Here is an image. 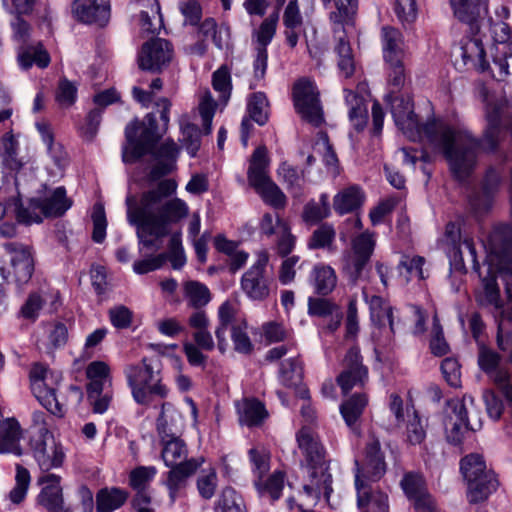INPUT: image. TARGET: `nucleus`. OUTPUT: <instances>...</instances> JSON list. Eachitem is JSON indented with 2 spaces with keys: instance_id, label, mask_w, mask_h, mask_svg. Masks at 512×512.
Masks as SVG:
<instances>
[{
  "instance_id": "obj_44",
  "label": "nucleus",
  "mask_w": 512,
  "mask_h": 512,
  "mask_svg": "<svg viewBox=\"0 0 512 512\" xmlns=\"http://www.w3.org/2000/svg\"><path fill=\"white\" fill-rule=\"evenodd\" d=\"M161 457L167 467H175L188 461V450L185 442L180 438L162 440Z\"/></svg>"
},
{
  "instance_id": "obj_41",
  "label": "nucleus",
  "mask_w": 512,
  "mask_h": 512,
  "mask_svg": "<svg viewBox=\"0 0 512 512\" xmlns=\"http://www.w3.org/2000/svg\"><path fill=\"white\" fill-rule=\"evenodd\" d=\"M371 318L379 327L389 326L390 333L395 334L393 307L381 296L374 295L369 300Z\"/></svg>"
},
{
  "instance_id": "obj_25",
  "label": "nucleus",
  "mask_w": 512,
  "mask_h": 512,
  "mask_svg": "<svg viewBox=\"0 0 512 512\" xmlns=\"http://www.w3.org/2000/svg\"><path fill=\"white\" fill-rule=\"evenodd\" d=\"M200 465L201 462L199 460L191 458L180 465L170 467L171 470L167 473L165 485L168 489L171 503L176 501L180 491L186 487L189 477L197 471Z\"/></svg>"
},
{
  "instance_id": "obj_15",
  "label": "nucleus",
  "mask_w": 512,
  "mask_h": 512,
  "mask_svg": "<svg viewBox=\"0 0 512 512\" xmlns=\"http://www.w3.org/2000/svg\"><path fill=\"white\" fill-rule=\"evenodd\" d=\"M500 355L495 351L480 346L478 354V364L480 368L488 374L494 384L501 391L505 399L512 404V385L510 383V374L507 370L499 368Z\"/></svg>"
},
{
  "instance_id": "obj_57",
  "label": "nucleus",
  "mask_w": 512,
  "mask_h": 512,
  "mask_svg": "<svg viewBox=\"0 0 512 512\" xmlns=\"http://www.w3.org/2000/svg\"><path fill=\"white\" fill-rule=\"evenodd\" d=\"M408 416V423L406 427L407 440L412 445H420L426 438V429L420 418L418 412L412 407V413L410 409H406Z\"/></svg>"
},
{
  "instance_id": "obj_64",
  "label": "nucleus",
  "mask_w": 512,
  "mask_h": 512,
  "mask_svg": "<svg viewBox=\"0 0 512 512\" xmlns=\"http://www.w3.org/2000/svg\"><path fill=\"white\" fill-rule=\"evenodd\" d=\"M276 222L279 226V238L276 245L277 253L282 257H286L293 251L296 238L280 216L276 217Z\"/></svg>"
},
{
  "instance_id": "obj_51",
  "label": "nucleus",
  "mask_w": 512,
  "mask_h": 512,
  "mask_svg": "<svg viewBox=\"0 0 512 512\" xmlns=\"http://www.w3.org/2000/svg\"><path fill=\"white\" fill-rule=\"evenodd\" d=\"M303 376L302 362L298 358H289L280 365L279 380L286 387L301 382Z\"/></svg>"
},
{
  "instance_id": "obj_60",
  "label": "nucleus",
  "mask_w": 512,
  "mask_h": 512,
  "mask_svg": "<svg viewBox=\"0 0 512 512\" xmlns=\"http://www.w3.org/2000/svg\"><path fill=\"white\" fill-rule=\"evenodd\" d=\"M30 473L23 466L16 465L15 486L9 493V499L13 504H20L26 497L30 485Z\"/></svg>"
},
{
  "instance_id": "obj_37",
  "label": "nucleus",
  "mask_w": 512,
  "mask_h": 512,
  "mask_svg": "<svg viewBox=\"0 0 512 512\" xmlns=\"http://www.w3.org/2000/svg\"><path fill=\"white\" fill-rule=\"evenodd\" d=\"M331 215L329 196L322 193L319 200H309L303 207L302 220L309 226L317 225Z\"/></svg>"
},
{
  "instance_id": "obj_3",
  "label": "nucleus",
  "mask_w": 512,
  "mask_h": 512,
  "mask_svg": "<svg viewBox=\"0 0 512 512\" xmlns=\"http://www.w3.org/2000/svg\"><path fill=\"white\" fill-rule=\"evenodd\" d=\"M177 189L174 179H164L155 188L142 193L139 203L132 204L128 197L127 218L137 228L139 244L144 248H158L156 242L169 233L171 224L179 222L188 215V205L179 198L165 200Z\"/></svg>"
},
{
  "instance_id": "obj_36",
  "label": "nucleus",
  "mask_w": 512,
  "mask_h": 512,
  "mask_svg": "<svg viewBox=\"0 0 512 512\" xmlns=\"http://www.w3.org/2000/svg\"><path fill=\"white\" fill-rule=\"evenodd\" d=\"M277 174L293 197H300L303 194L305 184L304 170H300L288 162H282L277 169Z\"/></svg>"
},
{
  "instance_id": "obj_59",
  "label": "nucleus",
  "mask_w": 512,
  "mask_h": 512,
  "mask_svg": "<svg viewBox=\"0 0 512 512\" xmlns=\"http://www.w3.org/2000/svg\"><path fill=\"white\" fill-rule=\"evenodd\" d=\"M488 27L493 40L501 46L496 47L497 51L509 49L508 41L511 37L510 26L503 20L493 21L492 18H485L482 27Z\"/></svg>"
},
{
  "instance_id": "obj_19",
  "label": "nucleus",
  "mask_w": 512,
  "mask_h": 512,
  "mask_svg": "<svg viewBox=\"0 0 512 512\" xmlns=\"http://www.w3.org/2000/svg\"><path fill=\"white\" fill-rule=\"evenodd\" d=\"M267 258H260L241 279L245 294L253 300H264L269 295V282L264 276Z\"/></svg>"
},
{
  "instance_id": "obj_33",
  "label": "nucleus",
  "mask_w": 512,
  "mask_h": 512,
  "mask_svg": "<svg viewBox=\"0 0 512 512\" xmlns=\"http://www.w3.org/2000/svg\"><path fill=\"white\" fill-rule=\"evenodd\" d=\"M269 160L265 147H258L254 150L247 171V178L250 186L254 189L272 180L268 175Z\"/></svg>"
},
{
  "instance_id": "obj_55",
  "label": "nucleus",
  "mask_w": 512,
  "mask_h": 512,
  "mask_svg": "<svg viewBox=\"0 0 512 512\" xmlns=\"http://www.w3.org/2000/svg\"><path fill=\"white\" fill-rule=\"evenodd\" d=\"M336 237V231L332 224L321 223L311 234L307 246L311 250L330 248Z\"/></svg>"
},
{
  "instance_id": "obj_13",
  "label": "nucleus",
  "mask_w": 512,
  "mask_h": 512,
  "mask_svg": "<svg viewBox=\"0 0 512 512\" xmlns=\"http://www.w3.org/2000/svg\"><path fill=\"white\" fill-rule=\"evenodd\" d=\"M386 472V462L380 442L374 436L370 437L364 450L362 462L355 460V479L359 476L367 482H376Z\"/></svg>"
},
{
  "instance_id": "obj_30",
  "label": "nucleus",
  "mask_w": 512,
  "mask_h": 512,
  "mask_svg": "<svg viewBox=\"0 0 512 512\" xmlns=\"http://www.w3.org/2000/svg\"><path fill=\"white\" fill-rule=\"evenodd\" d=\"M22 430L15 418L0 420V453H12L22 455L20 439Z\"/></svg>"
},
{
  "instance_id": "obj_38",
  "label": "nucleus",
  "mask_w": 512,
  "mask_h": 512,
  "mask_svg": "<svg viewBox=\"0 0 512 512\" xmlns=\"http://www.w3.org/2000/svg\"><path fill=\"white\" fill-rule=\"evenodd\" d=\"M180 415L176 412L173 406L169 403H162L161 413L157 418V432L162 440H168L172 438H179L177 436L179 428L177 425L180 420Z\"/></svg>"
},
{
  "instance_id": "obj_1",
  "label": "nucleus",
  "mask_w": 512,
  "mask_h": 512,
  "mask_svg": "<svg viewBox=\"0 0 512 512\" xmlns=\"http://www.w3.org/2000/svg\"><path fill=\"white\" fill-rule=\"evenodd\" d=\"M391 113L396 125L409 140L426 142L444 155L454 177L467 174L474 163L478 146V142L468 133L436 119L420 123L409 97L395 96L391 101Z\"/></svg>"
},
{
  "instance_id": "obj_40",
  "label": "nucleus",
  "mask_w": 512,
  "mask_h": 512,
  "mask_svg": "<svg viewBox=\"0 0 512 512\" xmlns=\"http://www.w3.org/2000/svg\"><path fill=\"white\" fill-rule=\"evenodd\" d=\"M467 498L470 503L477 504L488 499L498 486L494 473L482 475L478 480L468 483Z\"/></svg>"
},
{
  "instance_id": "obj_27",
  "label": "nucleus",
  "mask_w": 512,
  "mask_h": 512,
  "mask_svg": "<svg viewBox=\"0 0 512 512\" xmlns=\"http://www.w3.org/2000/svg\"><path fill=\"white\" fill-rule=\"evenodd\" d=\"M285 42L290 48L297 46L301 33L306 35L303 29V17L301 15L298 0H291L283 14Z\"/></svg>"
},
{
  "instance_id": "obj_54",
  "label": "nucleus",
  "mask_w": 512,
  "mask_h": 512,
  "mask_svg": "<svg viewBox=\"0 0 512 512\" xmlns=\"http://www.w3.org/2000/svg\"><path fill=\"white\" fill-rule=\"evenodd\" d=\"M262 200L275 209H283L287 204L286 195L279 186L272 180L266 182L262 186L255 188Z\"/></svg>"
},
{
  "instance_id": "obj_52",
  "label": "nucleus",
  "mask_w": 512,
  "mask_h": 512,
  "mask_svg": "<svg viewBox=\"0 0 512 512\" xmlns=\"http://www.w3.org/2000/svg\"><path fill=\"white\" fill-rule=\"evenodd\" d=\"M472 34L474 35V37L469 38L466 42H464V44L461 47L462 57L465 62H479L482 70H485L488 63L486 61V53L482 43V39L476 36L478 33Z\"/></svg>"
},
{
  "instance_id": "obj_34",
  "label": "nucleus",
  "mask_w": 512,
  "mask_h": 512,
  "mask_svg": "<svg viewBox=\"0 0 512 512\" xmlns=\"http://www.w3.org/2000/svg\"><path fill=\"white\" fill-rule=\"evenodd\" d=\"M470 256L474 270L480 272L479 262L477 261L476 250L472 239L465 238L458 244L451 245L447 254L451 267L459 272L465 271L464 254Z\"/></svg>"
},
{
  "instance_id": "obj_4",
  "label": "nucleus",
  "mask_w": 512,
  "mask_h": 512,
  "mask_svg": "<svg viewBox=\"0 0 512 512\" xmlns=\"http://www.w3.org/2000/svg\"><path fill=\"white\" fill-rule=\"evenodd\" d=\"M296 440L302 456L305 493L315 499L321 495L329 499L333 491L332 476L328 471L326 450L319 436L309 427H302L296 434Z\"/></svg>"
},
{
  "instance_id": "obj_14",
  "label": "nucleus",
  "mask_w": 512,
  "mask_h": 512,
  "mask_svg": "<svg viewBox=\"0 0 512 512\" xmlns=\"http://www.w3.org/2000/svg\"><path fill=\"white\" fill-rule=\"evenodd\" d=\"M3 248L11 256V273L15 283L19 287L27 284L34 273L32 249L19 242H6L3 244Z\"/></svg>"
},
{
  "instance_id": "obj_49",
  "label": "nucleus",
  "mask_w": 512,
  "mask_h": 512,
  "mask_svg": "<svg viewBox=\"0 0 512 512\" xmlns=\"http://www.w3.org/2000/svg\"><path fill=\"white\" fill-rule=\"evenodd\" d=\"M284 478L282 471H275L266 480L256 479L254 485L261 496H269L272 500H277L284 487Z\"/></svg>"
},
{
  "instance_id": "obj_7",
  "label": "nucleus",
  "mask_w": 512,
  "mask_h": 512,
  "mask_svg": "<svg viewBox=\"0 0 512 512\" xmlns=\"http://www.w3.org/2000/svg\"><path fill=\"white\" fill-rule=\"evenodd\" d=\"M3 5L15 18L11 21L13 39L22 43L18 62L23 69H29L34 64L39 68H46L50 63V56L41 43L36 45H25L30 37V25L21 18V15H28L33 11L36 0H2Z\"/></svg>"
},
{
  "instance_id": "obj_9",
  "label": "nucleus",
  "mask_w": 512,
  "mask_h": 512,
  "mask_svg": "<svg viewBox=\"0 0 512 512\" xmlns=\"http://www.w3.org/2000/svg\"><path fill=\"white\" fill-rule=\"evenodd\" d=\"M293 100L295 109L303 120L315 127L323 123L319 91L314 82L308 79L298 80L293 87Z\"/></svg>"
},
{
  "instance_id": "obj_6",
  "label": "nucleus",
  "mask_w": 512,
  "mask_h": 512,
  "mask_svg": "<svg viewBox=\"0 0 512 512\" xmlns=\"http://www.w3.org/2000/svg\"><path fill=\"white\" fill-rule=\"evenodd\" d=\"M127 385L135 402L149 405L155 398L168 397L169 388L162 379V365L157 357H143L138 363L124 367Z\"/></svg>"
},
{
  "instance_id": "obj_63",
  "label": "nucleus",
  "mask_w": 512,
  "mask_h": 512,
  "mask_svg": "<svg viewBox=\"0 0 512 512\" xmlns=\"http://www.w3.org/2000/svg\"><path fill=\"white\" fill-rule=\"evenodd\" d=\"M212 86L221 94V100L226 102L230 98L232 83L230 71L226 65H222L213 73Z\"/></svg>"
},
{
  "instance_id": "obj_58",
  "label": "nucleus",
  "mask_w": 512,
  "mask_h": 512,
  "mask_svg": "<svg viewBox=\"0 0 512 512\" xmlns=\"http://www.w3.org/2000/svg\"><path fill=\"white\" fill-rule=\"evenodd\" d=\"M156 473L154 466H138L129 473V486L135 492L149 490Z\"/></svg>"
},
{
  "instance_id": "obj_47",
  "label": "nucleus",
  "mask_w": 512,
  "mask_h": 512,
  "mask_svg": "<svg viewBox=\"0 0 512 512\" xmlns=\"http://www.w3.org/2000/svg\"><path fill=\"white\" fill-rule=\"evenodd\" d=\"M460 469L467 484L480 479L482 475L493 473L492 471L486 470L485 461L479 454L465 456L461 460Z\"/></svg>"
},
{
  "instance_id": "obj_56",
  "label": "nucleus",
  "mask_w": 512,
  "mask_h": 512,
  "mask_svg": "<svg viewBox=\"0 0 512 512\" xmlns=\"http://www.w3.org/2000/svg\"><path fill=\"white\" fill-rule=\"evenodd\" d=\"M336 10L329 15L331 23L335 26L350 25L357 11L356 0H337L335 2Z\"/></svg>"
},
{
  "instance_id": "obj_12",
  "label": "nucleus",
  "mask_w": 512,
  "mask_h": 512,
  "mask_svg": "<svg viewBox=\"0 0 512 512\" xmlns=\"http://www.w3.org/2000/svg\"><path fill=\"white\" fill-rule=\"evenodd\" d=\"M467 401L473 404V398L470 396H464L462 399H454L449 402L451 414L445 423V432L447 441L453 445L462 443L466 431H476L481 427V423L474 426L469 422Z\"/></svg>"
},
{
  "instance_id": "obj_31",
  "label": "nucleus",
  "mask_w": 512,
  "mask_h": 512,
  "mask_svg": "<svg viewBox=\"0 0 512 512\" xmlns=\"http://www.w3.org/2000/svg\"><path fill=\"white\" fill-rule=\"evenodd\" d=\"M128 499L129 492L123 488L103 487L96 493V512H114L123 507Z\"/></svg>"
},
{
  "instance_id": "obj_28",
  "label": "nucleus",
  "mask_w": 512,
  "mask_h": 512,
  "mask_svg": "<svg viewBox=\"0 0 512 512\" xmlns=\"http://www.w3.org/2000/svg\"><path fill=\"white\" fill-rule=\"evenodd\" d=\"M241 425L259 426L268 417L265 405L256 398H243L235 402Z\"/></svg>"
},
{
  "instance_id": "obj_29",
  "label": "nucleus",
  "mask_w": 512,
  "mask_h": 512,
  "mask_svg": "<svg viewBox=\"0 0 512 512\" xmlns=\"http://www.w3.org/2000/svg\"><path fill=\"white\" fill-rule=\"evenodd\" d=\"M384 61H398L404 59V37L401 31L393 26L386 25L380 33Z\"/></svg>"
},
{
  "instance_id": "obj_23",
  "label": "nucleus",
  "mask_w": 512,
  "mask_h": 512,
  "mask_svg": "<svg viewBox=\"0 0 512 512\" xmlns=\"http://www.w3.org/2000/svg\"><path fill=\"white\" fill-rule=\"evenodd\" d=\"M307 312L312 317L329 318L325 329L331 333L340 327L343 319L340 306L326 296L309 297Z\"/></svg>"
},
{
  "instance_id": "obj_5",
  "label": "nucleus",
  "mask_w": 512,
  "mask_h": 512,
  "mask_svg": "<svg viewBox=\"0 0 512 512\" xmlns=\"http://www.w3.org/2000/svg\"><path fill=\"white\" fill-rule=\"evenodd\" d=\"M156 110L160 114L162 127L157 125L154 112L148 113L142 122L134 120L125 128L126 143L122 150V159L125 163H134L148 153H152L156 144L167 130L171 102L167 98H160L156 103Z\"/></svg>"
},
{
  "instance_id": "obj_61",
  "label": "nucleus",
  "mask_w": 512,
  "mask_h": 512,
  "mask_svg": "<svg viewBox=\"0 0 512 512\" xmlns=\"http://www.w3.org/2000/svg\"><path fill=\"white\" fill-rule=\"evenodd\" d=\"M279 15L277 12L269 15L260 24L258 30H255L257 47L267 49V46L271 43L276 33V27L278 23Z\"/></svg>"
},
{
  "instance_id": "obj_8",
  "label": "nucleus",
  "mask_w": 512,
  "mask_h": 512,
  "mask_svg": "<svg viewBox=\"0 0 512 512\" xmlns=\"http://www.w3.org/2000/svg\"><path fill=\"white\" fill-rule=\"evenodd\" d=\"M31 390L40 404L51 414L62 417L65 413L63 406L56 397V386L61 381V374L51 371L42 363H35L30 373Z\"/></svg>"
},
{
  "instance_id": "obj_46",
  "label": "nucleus",
  "mask_w": 512,
  "mask_h": 512,
  "mask_svg": "<svg viewBox=\"0 0 512 512\" xmlns=\"http://www.w3.org/2000/svg\"><path fill=\"white\" fill-rule=\"evenodd\" d=\"M235 319V309L233 305L226 301L221 304L218 309V321L219 324L215 330V336L218 341V348L220 351L224 352L227 342H226V331L229 326L232 327L234 325Z\"/></svg>"
},
{
  "instance_id": "obj_2",
  "label": "nucleus",
  "mask_w": 512,
  "mask_h": 512,
  "mask_svg": "<svg viewBox=\"0 0 512 512\" xmlns=\"http://www.w3.org/2000/svg\"><path fill=\"white\" fill-rule=\"evenodd\" d=\"M487 272L482 279L483 290L477 295L482 306L494 308V317L498 324L497 343L504 346V337L512 336V226L497 225L488 240L486 258Z\"/></svg>"
},
{
  "instance_id": "obj_26",
  "label": "nucleus",
  "mask_w": 512,
  "mask_h": 512,
  "mask_svg": "<svg viewBox=\"0 0 512 512\" xmlns=\"http://www.w3.org/2000/svg\"><path fill=\"white\" fill-rule=\"evenodd\" d=\"M365 198V193L360 186L350 185L334 195L332 207L339 216L357 213L363 206Z\"/></svg>"
},
{
  "instance_id": "obj_16",
  "label": "nucleus",
  "mask_w": 512,
  "mask_h": 512,
  "mask_svg": "<svg viewBox=\"0 0 512 512\" xmlns=\"http://www.w3.org/2000/svg\"><path fill=\"white\" fill-rule=\"evenodd\" d=\"M172 52V46L167 40L152 39L142 46L138 57L139 67L142 70L159 72L171 61Z\"/></svg>"
},
{
  "instance_id": "obj_35",
  "label": "nucleus",
  "mask_w": 512,
  "mask_h": 512,
  "mask_svg": "<svg viewBox=\"0 0 512 512\" xmlns=\"http://www.w3.org/2000/svg\"><path fill=\"white\" fill-rule=\"evenodd\" d=\"M346 104L349 106V119L357 131H362L368 120V109L363 97L349 89H344Z\"/></svg>"
},
{
  "instance_id": "obj_21",
  "label": "nucleus",
  "mask_w": 512,
  "mask_h": 512,
  "mask_svg": "<svg viewBox=\"0 0 512 512\" xmlns=\"http://www.w3.org/2000/svg\"><path fill=\"white\" fill-rule=\"evenodd\" d=\"M72 11L83 23L105 25L110 18L109 0H75Z\"/></svg>"
},
{
  "instance_id": "obj_24",
  "label": "nucleus",
  "mask_w": 512,
  "mask_h": 512,
  "mask_svg": "<svg viewBox=\"0 0 512 512\" xmlns=\"http://www.w3.org/2000/svg\"><path fill=\"white\" fill-rule=\"evenodd\" d=\"M60 481L61 477L53 473H46L38 478V483L43 485V488L37 497V501L48 512H57V509L64 506Z\"/></svg>"
},
{
  "instance_id": "obj_45",
  "label": "nucleus",
  "mask_w": 512,
  "mask_h": 512,
  "mask_svg": "<svg viewBox=\"0 0 512 512\" xmlns=\"http://www.w3.org/2000/svg\"><path fill=\"white\" fill-rule=\"evenodd\" d=\"M215 512H247L244 500L232 487L222 489L214 506Z\"/></svg>"
},
{
  "instance_id": "obj_11",
  "label": "nucleus",
  "mask_w": 512,
  "mask_h": 512,
  "mask_svg": "<svg viewBox=\"0 0 512 512\" xmlns=\"http://www.w3.org/2000/svg\"><path fill=\"white\" fill-rule=\"evenodd\" d=\"M375 247L374 235L365 231L352 240L351 251L345 257L344 272L356 283L363 275Z\"/></svg>"
},
{
  "instance_id": "obj_10",
  "label": "nucleus",
  "mask_w": 512,
  "mask_h": 512,
  "mask_svg": "<svg viewBox=\"0 0 512 512\" xmlns=\"http://www.w3.org/2000/svg\"><path fill=\"white\" fill-rule=\"evenodd\" d=\"M33 457L43 472H49L63 464L65 454L47 428H40L30 440Z\"/></svg>"
},
{
  "instance_id": "obj_62",
  "label": "nucleus",
  "mask_w": 512,
  "mask_h": 512,
  "mask_svg": "<svg viewBox=\"0 0 512 512\" xmlns=\"http://www.w3.org/2000/svg\"><path fill=\"white\" fill-rule=\"evenodd\" d=\"M387 66L388 84L391 87L390 93H397L405 84L406 73L404 59L398 61H384Z\"/></svg>"
},
{
  "instance_id": "obj_17",
  "label": "nucleus",
  "mask_w": 512,
  "mask_h": 512,
  "mask_svg": "<svg viewBox=\"0 0 512 512\" xmlns=\"http://www.w3.org/2000/svg\"><path fill=\"white\" fill-rule=\"evenodd\" d=\"M454 16L470 27L471 33H479L488 15V0H450Z\"/></svg>"
},
{
  "instance_id": "obj_20",
  "label": "nucleus",
  "mask_w": 512,
  "mask_h": 512,
  "mask_svg": "<svg viewBox=\"0 0 512 512\" xmlns=\"http://www.w3.org/2000/svg\"><path fill=\"white\" fill-rule=\"evenodd\" d=\"M372 482L364 481L357 476L355 488L357 491V506L360 512H388V497L385 493L374 489Z\"/></svg>"
},
{
  "instance_id": "obj_43",
  "label": "nucleus",
  "mask_w": 512,
  "mask_h": 512,
  "mask_svg": "<svg viewBox=\"0 0 512 512\" xmlns=\"http://www.w3.org/2000/svg\"><path fill=\"white\" fill-rule=\"evenodd\" d=\"M183 295L187 306L193 309H201L211 301L209 288L195 280H189L183 284Z\"/></svg>"
},
{
  "instance_id": "obj_32",
  "label": "nucleus",
  "mask_w": 512,
  "mask_h": 512,
  "mask_svg": "<svg viewBox=\"0 0 512 512\" xmlns=\"http://www.w3.org/2000/svg\"><path fill=\"white\" fill-rule=\"evenodd\" d=\"M337 281L335 270L324 263L316 264L310 273V284L314 292L320 296L331 294L336 288Z\"/></svg>"
},
{
  "instance_id": "obj_22",
  "label": "nucleus",
  "mask_w": 512,
  "mask_h": 512,
  "mask_svg": "<svg viewBox=\"0 0 512 512\" xmlns=\"http://www.w3.org/2000/svg\"><path fill=\"white\" fill-rule=\"evenodd\" d=\"M501 116L498 108L493 107L491 110L487 112V127L485 129L484 135L481 140L472 136L471 133L468 134L478 142V146L475 149V160L472 167L469 169L467 174L462 177H455L456 179L463 181L469 177L472 170L474 169L477 162L478 151L482 148L488 151H494L499 143L500 132H501ZM463 132L462 130H460ZM467 133V131H465Z\"/></svg>"
},
{
  "instance_id": "obj_18",
  "label": "nucleus",
  "mask_w": 512,
  "mask_h": 512,
  "mask_svg": "<svg viewBox=\"0 0 512 512\" xmlns=\"http://www.w3.org/2000/svg\"><path fill=\"white\" fill-rule=\"evenodd\" d=\"M367 378L368 369L362 365L359 349H349L344 358V370L337 377L342 392L347 394L354 386L363 385Z\"/></svg>"
},
{
  "instance_id": "obj_48",
  "label": "nucleus",
  "mask_w": 512,
  "mask_h": 512,
  "mask_svg": "<svg viewBox=\"0 0 512 512\" xmlns=\"http://www.w3.org/2000/svg\"><path fill=\"white\" fill-rule=\"evenodd\" d=\"M269 102L264 92H255L250 95L247 103V112L250 119L263 126L268 121Z\"/></svg>"
},
{
  "instance_id": "obj_53",
  "label": "nucleus",
  "mask_w": 512,
  "mask_h": 512,
  "mask_svg": "<svg viewBox=\"0 0 512 512\" xmlns=\"http://www.w3.org/2000/svg\"><path fill=\"white\" fill-rule=\"evenodd\" d=\"M424 264L425 258L422 256L403 255L398 264V270L400 275L404 276L407 282L413 278L423 280L426 278L423 272Z\"/></svg>"
},
{
  "instance_id": "obj_50",
  "label": "nucleus",
  "mask_w": 512,
  "mask_h": 512,
  "mask_svg": "<svg viewBox=\"0 0 512 512\" xmlns=\"http://www.w3.org/2000/svg\"><path fill=\"white\" fill-rule=\"evenodd\" d=\"M40 199H31L27 206H24L19 199L14 201L15 215L18 223L30 225L42 222L40 211Z\"/></svg>"
},
{
  "instance_id": "obj_39",
  "label": "nucleus",
  "mask_w": 512,
  "mask_h": 512,
  "mask_svg": "<svg viewBox=\"0 0 512 512\" xmlns=\"http://www.w3.org/2000/svg\"><path fill=\"white\" fill-rule=\"evenodd\" d=\"M365 394H354L340 406V412L347 426L355 433H359L358 421L367 405Z\"/></svg>"
},
{
  "instance_id": "obj_42",
  "label": "nucleus",
  "mask_w": 512,
  "mask_h": 512,
  "mask_svg": "<svg viewBox=\"0 0 512 512\" xmlns=\"http://www.w3.org/2000/svg\"><path fill=\"white\" fill-rule=\"evenodd\" d=\"M40 211L46 217H58L62 216L71 206V201L66 196V190L64 187H57L53 193L41 200L40 199Z\"/></svg>"
}]
</instances>
